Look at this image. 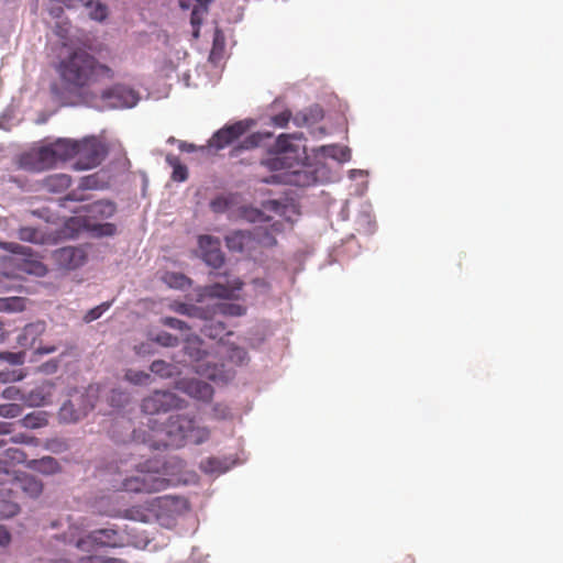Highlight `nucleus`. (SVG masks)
I'll return each instance as SVG.
<instances>
[{
  "label": "nucleus",
  "mask_w": 563,
  "mask_h": 563,
  "mask_svg": "<svg viewBox=\"0 0 563 563\" xmlns=\"http://www.w3.org/2000/svg\"><path fill=\"white\" fill-rule=\"evenodd\" d=\"M186 401L169 390H154L143 398L141 409L146 415L166 413L174 409H181Z\"/></svg>",
  "instance_id": "obj_7"
},
{
  "label": "nucleus",
  "mask_w": 563,
  "mask_h": 563,
  "mask_svg": "<svg viewBox=\"0 0 563 563\" xmlns=\"http://www.w3.org/2000/svg\"><path fill=\"white\" fill-rule=\"evenodd\" d=\"M213 410H214L217 417L221 418V419H225L230 415V410H229L228 407L220 408V406L218 405V406L214 407Z\"/></svg>",
  "instance_id": "obj_60"
},
{
  "label": "nucleus",
  "mask_w": 563,
  "mask_h": 563,
  "mask_svg": "<svg viewBox=\"0 0 563 563\" xmlns=\"http://www.w3.org/2000/svg\"><path fill=\"white\" fill-rule=\"evenodd\" d=\"M95 396L91 394V389H89L78 398L64 402L59 410V417L65 422H77L85 418L95 408Z\"/></svg>",
  "instance_id": "obj_10"
},
{
  "label": "nucleus",
  "mask_w": 563,
  "mask_h": 563,
  "mask_svg": "<svg viewBox=\"0 0 563 563\" xmlns=\"http://www.w3.org/2000/svg\"><path fill=\"white\" fill-rule=\"evenodd\" d=\"M291 111L286 109L271 118L272 123L278 128H285L291 119Z\"/></svg>",
  "instance_id": "obj_48"
},
{
  "label": "nucleus",
  "mask_w": 563,
  "mask_h": 563,
  "mask_svg": "<svg viewBox=\"0 0 563 563\" xmlns=\"http://www.w3.org/2000/svg\"><path fill=\"white\" fill-rule=\"evenodd\" d=\"M230 358L236 360L238 363H243L247 358V353L244 349L234 347L232 349Z\"/></svg>",
  "instance_id": "obj_55"
},
{
  "label": "nucleus",
  "mask_w": 563,
  "mask_h": 563,
  "mask_svg": "<svg viewBox=\"0 0 563 563\" xmlns=\"http://www.w3.org/2000/svg\"><path fill=\"white\" fill-rule=\"evenodd\" d=\"M152 432L153 440H148V446L155 450L167 446L180 448L186 443L201 444L210 435L206 427L198 426L194 418L185 415L170 416L165 426L152 428Z\"/></svg>",
  "instance_id": "obj_2"
},
{
  "label": "nucleus",
  "mask_w": 563,
  "mask_h": 563,
  "mask_svg": "<svg viewBox=\"0 0 563 563\" xmlns=\"http://www.w3.org/2000/svg\"><path fill=\"white\" fill-rule=\"evenodd\" d=\"M23 407L19 404H0V417L12 419L21 416Z\"/></svg>",
  "instance_id": "obj_39"
},
{
  "label": "nucleus",
  "mask_w": 563,
  "mask_h": 563,
  "mask_svg": "<svg viewBox=\"0 0 563 563\" xmlns=\"http://www.w3.org/2000/svg\"><path fill=\"white\" fill-rule=\"evenodd\" d=\"M58 73L66 89L74 92L113 78V70L85 49H76L64 58Z\"/></svg>",
  "instance_id": "obj_1"
},
{
  "label": "nucleus",
  "mask_w": 563,
  "mask_h": 563,
  "mask_svg": "<svg viewBox=\"0 0 563 563\" xmlns=\"http://www.w3.org/2000/svg\"><path fill=\"white\" fill-rule=\"evenodd\" d=\"M252 233L254 236V250L258 246L272 247L277 243L275 235L265 228H257Z\"/></svg>",
  "instance_id": "obj_26"
},
{
  "label": "nucleus",
  "mask_w": 563,
  "mask_h": 563,
  "mask_svg": "<svg viewBox=\"0 0 563 563\" xmlns=\"http://www.w3.org/2000/svg\"><path fill=\"white\" fill-rule=\"evenodd\" d=\"M11 542L10 532L2 526H0V545L5 547Z\"/></svg>",
  "instance_id": "obj_57"
},
{
  "label": "nucleus",
  "mask_w": 563,
  "mask_h": 563,
  "mask_svg": "<svg viewBox=\"0 0 563 563\" xmlns=\"http://www.w3.org/2000/svg\"><path fill=\"white\" fill-rule=\"evenodd\" d=\"M252 121H238L231 125H225L217 131L210 140V146L222 150L231 145L235 140L241 137L252 126Z\"/></svg>",
  "instance_id": "obj_12"
},
{
  "label": "nucleus",
  "mask_w": 563,
  "mask_h": 563,
  "mask_svg": "<svg viewBox=\"0 0 563 563\" xmlns=\"http://www.w3.org/2000/svg\"><path fill=\"white\" fill-rule=\"evenodd\" d=\"M20 511V506L15 500L0 499V517L11 518Z\"/></svg>",
  "instance_id": "obj_38"
},
{
  "label": "nucleus",
  "mask_w": 563,
  "mask_h": 563,
  "mask_svg": "<svg viewBox=\"0 0 563 563\" xmlns=\"http://www.w3.org/2000/svg\"><path fill=\"white\" fill-rule=\"evenodd\" d=\"M54 384L45 380L25 396V402L31 407H41L52 401Z\"/></svg>",
  "instance_id": "obj_20"
},
{
  "label": "nucleus",
  "mask_w": 563,
  "mask_h": 563,
  "mask_svg": "<svg viewBox=\"0 0 563 563\" xmlns=\"http://www.w3.org/2000/svg\"><path fill=\"white\" fill-rule=\"evenodd\" d=\"M53 258L60 268L71 271L81 267L88 254L82 246H65L54 251Z\"/></svg>",
  "instance_id": "obj_13"
},
{
  "label": "nucleus",
  "mask_w": 563,
  "mask_h": 563,
  "mask_svg": "<svg viewBox=\"0 0 563 563\" xmlns=\"http://www.w3.org/2000/svg\"><path fill=\"white\" fill-rule=\"evenodd\" d=\"M161 323L165 327H168V328H172V329H176V330H179V331H187L189 330L190 328L188 327V324L183 321V320H179L177 318H174V317H164L161 319Z\"/></svg>",
  "instance_id": "obj_47"
},
{
  "label": "nucleus",
  "mask_w": 563,
  "mask_h": 563,
  "mask_svg": "<svg viewBox=\"0 0 563 563\" xmlns=\"http://www.w3.org/2000/svg\"><path fill=\"white\" fill-rule=\"evenodd\" d=\"M87 216L74 217L67 222V227H78L92 232L97 236H111L115 233L117 227L113 223H91V220H106L111 218L117 207L112 201L99 200L86 208Z\"/></svg>",
  "instance_id": "obj_5"
},
{
  "label": "nucleus",
  "mask_w": 563,
  "mask_h": 563,
  "mask_svg": "<svg viewBox=\"0 0 563 563\" xmlns=\"http://www.w3.org/2000/svg\"><path fill=\"white\" fill-rule=\"evenodd\" d=\"M80 189L87 190V189H96L98 188V178L96 175H89L86 177H82L80 179L79 186Z\"/></svg>",
  "instance_id": "obj_51"
},
{
  "label": "nucleus",
  "mask_w": 563,
  "mask_h": 563,
  "mask_svg": "<svg viewBox=\"0 0 563 563\" xmlns=\"http://www.w3.org/2000/svg\"><path fill=\"white\" fill-rule=\"evenodd\" d=\"M101 476L108 489L113 492L152 494L166 489L169 484V481L161 474L158 466H147L131 477H123L117 467L109 466Z\"/></svg>",
  "instance_id": "obj_3"
},
{
  "label": "nucleus",
  "mask_w": 563,
  "mask_h": 563,
  "mask_svg": "<svg viewBox=\"0 0 563 563\" xmlns=\"http://www.w3.org/2000/svg\"><path fill=\"white\" fill-rule=\"evenodd\" d=\"M74 168L87 170L99 166L109 153V146L101 136H86L77 142Z\"/></svg>",
  "instance_id": "obj_6"
},
{
  "label": "nucleus",
  "mask_w": 563,
  "mask_h": 563,
  "mask_svg": "<svg viewBox=\"0 0 563 563\" xmlns=\"http://www.w3.org/2000/svg\"><path fill=\"white\" fill-rule=\"evenodd\" d=\"M45 330L46 324L43 321L26 324L16 338L19 346L24 350L35 349L34 353L37 355L51 354L56 352L57 346L55 345L36 346V343L40 341Z\"/></svg>",
  "instance_id": "obj_9"
},
{
  "label": "nucleus",
  "mask_w": 563,
  "mask_h": 563,
  "mask_svg": "<svg viewBox=\"0 0 563 563\" xmlns=\"http://www.w3.org/2000/svg\"><path fill=\"white\" fill-rule=\"evenodd\" d=\"M77 142L78 140L58 139L52 143L58 161L76 158Z\"/></svg>",
  "instance_id": "obj_23"
},
{
  "label": "nucleus",
  "mask_w": 563,
  "mask_h": 563,
  "mask_svg": "<svg viewBox=\"0 0 563 563\" xmlns=\"http://www.w3.org/2000/svg\"><path fill=\"white\" fill-rule=\"evenodd\" d=\"M260 142H261L260 134H256V133L251 134V135L246 136L238 146L233 147L230 155L232 157H235L243 150H252V148L257 147Z\"/></svg>",
  "instance_id": "obj_33"
},
{
  "label": "nucleus",
  "mask_w": 563,
  "mask_h": 563,
  "mask_svg": "<svg viewBox=\"0 0 563 563\" xmlns=\"http://www.w3.org/2000/svg\"><path fill=\"white\" fill-rule=\"evenodd\" d=\"M70 185L71 178L66 174L48 175L41 183L42 189L51 194H60L67 190Z\"/></svg>",
  "instance_id": "obj_22"
},
{
  "label": "nucleus",
  "mask_w": 563,
  "mask_h": 563,
  "mask_svg": "<svg viewBox=\"0 0 563 563\" xmlns=\"http://www.w3.org/2000/svg\"><path fill=\"white\" fill-rule=\"evenodd\" d=\"M198 246L201 257L207 265L213 268H219L223 265L224 254L221 251V243L218 238L200 235L198 238Z\"/></svg>",
  "instance_id": "obj_14"
},
{
  "label": "nucleus",
  "mask_w": 563,
  "mask_h": 563,
  "mask_svg": "<svg viewBox=\"0 0 563 563\" xmlns=\"http://www.w3.org/2000/svg\"><path fill=\"white\" fill-rule=\"evenodd\" d=\"M294 122L297 125L308 124L309 123V117L307 113H298L294 118Z\"/></svg>",
  "instance_id": "obj_61"
},
{
  "label": "nucleus",
  "mask_w": 563,
  "mask_h": 563,
  "mask_svg": "<svg viewBox=\"0 0 563 563\" xmlns=\"http://www.w3.org/2000/svg\"><path fill=\"white\" fill-rule=\"evenodd\" d=\"M0 245L2 249L10 251L12 253H16V254H25V251L27 249L25 246H22L18 243H13V242H5V243H1Z\"/></svg>",
  "instance_id": "obj_54"
},
{
  "label": "nucleus",
  "mask_w": 563,
  "mask_h": 563,
  "mask_svg": "<svg viewBox=\"0 0 563 563\" xmlns=\"http://www.w3.org/2000/svg\"><path fill=\"white\" fill-rule=\"evenodd\" d=\"M179 148L181 151H186V152H192L195 150V145L194 144H187L185 142H183L180 145H179Z\"/></svg>",
  "instance_id": "obj_64"
},
{
  "label": "nucleus",
  "mask_w": 563,
  "mask_h": 563,
  "mask_svg": "<svg viewBox=\"0 0 563 563\" xmlns=\"http://www.w3.org/2000/svg\"><path fill=\"white\" fill-rule=\"evenodd\" d=\"M11 432L10 424L7 422H0V434H8Z\"/></svg>",
  "instance_id": "obj_63"
},
{
  "label": "nucleus",
  "mask_w": 563,
  "mask_h": 563,
  "mask_svg": "<svg viewBox=\"0 0 563 563\" xmlns=\"http://www.w3.org/2000/svg\"><path fill=\"white\" fill-rule=\"evenodd\" d=\"M13 443H24L32 444L36 441L34 437H30L26 434H16L10 439Z\"/></svg>",
  "instance_id": "obj_56"
},
{
  "label": "nucleus",
  "mask_w": 563,
  "mask_h": 563,
  "mask_svg": "<svg viewBox=\"0 0 563 563\" xmlns=\"http://www.w3.org/2000/svg\"><path fill=\"white\" fill-rule=\"evenodd\" d=\"M224 324L222 322L206 324L201 330L209 338L217 339L224 333Z\"/></svg>",
  "instance_id": "obj_44"
},
{
  "label": "nucleus",
  "mask_w": 563,
  "mask_h": 563,
  "mask_svg": "<svg viewBox=\"0 0 563 563\" xmlns=\"http://www.w3.org/2000/svg\"><path fill=\"white\" fill-rule=\"evenodd\" d=\"M32 466L44 474H54L60 470L59 463L52 456H44L32 461Z\"/></svg>",
  "instance_id": "obj_27"
},
{
  "label": "nucleus",
  "mask_w": 563,
  "mask_h": 563,
  "mask_svg": "<svg viewBox=\"0 0 563 563\" xmlns=\"http://www.w3.org/2000/svg\"><path fill=\"white\" fill-rule=\"evenodd\" d=\"M225 245L232 252L254 251V236L250 231L236 230L225 236Z\"/></svg>",
  "instance_id": "obj_18"
},
{
  "label": "nucleus",
  "mask_w": 563,
  "mask_h": 563,
  "mask_svg": "<svg viewBox=\"0 0 563 563\" xmlns=\"http://www.w3.org/2000/svg\"><path fill=\"white\" fill-rule=\"evenodd\" d=\"M165 282L173 288L185 289L191 285L190 278L181 273H167Z\"/></svg>",
  "instance_id": "obj_32"
},
{
  "label": "nucleus",
  "mask_w": 563,
  "mask_h": 563,
  "mask_svg": "<svg viewBox=\"0 0 563 563\" xmlns=\"http://www.w3.org/2000/svg\"><path fill=\"white\" fill-rule=\"evenodd\" d=\"M26 376L25 372L22 369L19 371H1L0 372V383H10V382H19L22 380Z\"/></svg>",
  "instance_id": "obj_45"
},
{
  "label": "nucleus",
  "mask_w": 563,
  "mask_h": 563,
  "mask_svg": "<svg viewBox=\"0 0 563 563\" xmlns=\"http://www.w3.org/2000/svg\"><path fill=\"white\" fill-rule=\"evenodd\" d=\"M207 12V7L201 4L195 5L191 12L190 22L196 27L194 35H199V26L202 22V15Z\"/></svg>",
  "instance_id": "obj_41"
},
{
  "label": "nucleus",
  "mask_w": 563,
  "mask_h": 563,
  "mask_svg": "<svg viewBox=\"0 0 563 563\" xmlns=\"http://www.w3.org/2000/svg\"><path fill=\"white\" fill-rule=\"evenodd\" d=\"M271 172L286 173L299 165L298 155H286L285 153H276L275 156L262 161L261 163Z\"/></svg>",
  "instance_id": "obj_19"
},
{
  "label": "nucleus",
  "mask_w": 563,
  "mask_h": 563,
  "mask_svg": "<svg viewBox=\"0 0 563 563\" xmlns=\"http://www.w3.org/2000/svg\"><path fill=\"white\" fill-rule=\"evenodd\" d=\"M103 104L111 109L132 108L137 101V93L124 85H114L101 93Z\"/></svg>",
  "instance_id": "obj_11"
},
{
  "label": "nucleus",
  "mask_w": 563,
  "mask_h": 563,
  "mask_svg": "<svg viewBox=\"0 0 563 563\" xmlns=\"http://www.w3.org/2000/svg\"><path fill=\"white\" fill-rule=\"evenodd\" d=\"M2 397L9 400H24L25 396L21 393V390L18 387L9 386L3 389Z\"/></svg>",
  "instance_id": "obj_50"
},
{
  "label": "nucleus",
  "mask_w": 563,
  "mask_h": 563,
  "mask_svg": "<svg viewBox=\"0 0 563 563\" xmlns=\"http://www.w3.org/2000/svg\"><path fill=\"white\" fill-rule=\"evenodd\" d=\"M190 306H191V303H186V302H181V301H174V302H172L169 305V308H170V310H173L176 313H179V314H183V316H187Z\"/></svg>",
  "instance_id": "obj_52"
},
{
  "label": "nucleus",
  "mask_w": 563,
  "mask_h": 563,
  "mask_svg": "<svg viewBox=\"0 0 563 563\" xmlns=\"http://www.w3.org/2000/svg\"><path fill=\"white\" fill-rule=\"evenodd\" d=\"M199 467L206 474H222L229 470L225 461L214 456L202 460Z\"/></svg>",
  "instance_id": "obj_25"
},
{
  "label": "nucleus",
  "mask_w": 563,
  "mask_h": 563,
  "mask_svg": "<svg viewBox=\"0 0 563 563\" xmlns=\"http://www.w3.org/2000/svg\"><path fill=\"white\" fill-rule=\"evenodd\" d=\"M18 236L20 240L31 243H40L43 240V234L32 227L21 228L18 232Z\"/></svg>",
  "instance_id": "obj_35"
},
{
  "label": "nucleus",
  "mask_w": 563,
  "mask_h": 563,
  "mask_svg": "<svg viewBox=\"0 0 563 563\" xmlns=\"http://www.w3.org/2000/svg\"><path fill=\"white\" fill-rule=\"evenodd\" d=\"M213 308H216V312L220 311L221 313L228 316H242L245 313V308L235 303H221L213 306Z\"/></svg>",
  "instance_id": "obj_40"
},
{
  "label": "nucleus",
  "mask_w": 563,
  "mask_h": 563,
  "mask_svg": "<svg viewBox=\"0 0 563 563\" xmlns=\"http://www.w3.org/2000/svg\"><path fill=\"white\" fill-rule=\"evenodd\" d=\"M110 306H111V302H103V303L99 305L98 307L90 309L84 317V320L86 322H91L93 320H97L98 318H100L102 316V313L104 311H107L110 308Z\"/></svg>",
  "instance_id": "obj_46"
},
{
  "label": "nucleus",
  "mask_w": 563,
  "mask_h": 563,
  "mask_svg": "<svg viewBox=\"0 0 563 563\" xmlns=\"http://www.w3.org/2000/svg\"><path fill=\"white\" fill-rule=\"evenodd\" d=\"M89 10V16L96 21H103L108 15V8L100 1L78 0Z\"/></svg>",
  "instance_id": "obj_29"
},
{
  "label": "nucleus",
  "mask_w": 563,
  "mask_h": 563,
  "mask_svg": "<svg viewBox=\"0 0 563 563\" xmlns=\"http://www.w3.org/2000/svg\"><path fill=\"white\" fill-rule=\"evenodd\" d=\"M225 206H227L225 201L220 199V198L219 199H214V200L211 201V208L216 212L223 211Z\"/></svg>",
  "instance_id": "obj_58"
},
{
  "label": "nucleus",
  "mask_w": 563,
  "mask_h": 563,
  "mask_svg": "<svg viewBox=\"0 0 563 563\" xmlns=\"http://www.w3.org/2000/svg\"><path fill=\"white\" fill-rule=\"evenodd\" d=\"M58 161L53 144L43 146L37 151L26 154L22 157L21 164L23 167L33 170H43L52 167Z\"/></svg>",
  "instance_id": "obj_15"
},
{
  "label": "nucleus",
  "mask_w": 563,
  "mask_h": 563,
  "mask_svg": "<svg viewBox=\"0 0 563 563\" xmlns=\"http://www.w3.org/2000/svg\"><path fill=\"white\" fill-rule=\"evenodd\" d=\"M214 314H216V308H213V307H200V306L191 305L187 317L196 318V319H200V320H211Z\"/></svg>",
  "instance_id": "obj_34"
},
{
  "label": "nucleus",
  "mask_w": 563,
  "mask_h": 563,
  "mask_svg": "<svg viewBox=\"0 0 563 563\" xmlns=\"http://www.w3.org/2000/svg\"><path fill=\"white\" fill-rule=\"evenodd\" d=\"M25 453L20 449L10 448L0 454V464L14 465L25 461Z\"/></svg>",
  "instance_id": "obj_31"
},
{
  "label": "nucleus",
  "mask_w": 563,
  "mask_h": 563,
  "mask_svg": "<svg viewBox=\"0 0 563 563\" xmlns=\"http://www.w3.org/2000/svg\"><path fill=\"white\" fill-rule=\"evenodd\" d=\"M0 360L5 361L12 365H21L25 361V352H2L0 353Z\"/></svg>",
  "instance_id": "obj_42"
},
{
  "label": "nucleus",
  "mask_w": 563,
  "mask_h": 563,
  "mask_svg": "<svg viewBox=\"0 0 563 563\" xmlns=\"http://www.w3.org/2000/svg\"><path fill=\"white\" fill-rule=\"evenodd\" d=\"M85 530L79 525H71L68 529V542L81 551H91L95 548H119L124 544V537L117 528H102L90 531L84 536Z\"/></svg>",
  "instance_id": "obj_4"
},
{
  "label": "nucleus",
  "mask_w": 563,
  "mask_h": 563,
  "mask_svg": "<svg viewBox=\"0 0 563 563\" xmlns=\"http://www.w3.org/2000/svg\"><path fill=\"white\" fill-rule=\"evenodd\" d=\"M155 341L163 346H176L179 342L177 336L168 332L158 333Z\"/></svg>",
  "instance_id": "obj_49"
},
{
  "label": "nucleus",
  "mask_w": 563,
  "mask_h": 563,
  "mask_svg": "<svg viewBox=\"0 0 563 563\" xmlns=\"http://www.w3.org/2000/svg\"><path fill=\"white\" fill-rule=\"evenodd\" d=\"M294 135L280 134L275 142L276 153H285L286 155H298V147L291 144Z\"/></svg>",
  "instance_id": "obj_30"
},
{
  "label": "nucleus",
  "mask_w": 563,
  "mask_h": 563,
  "mask_svg": "<svg viewBox=\"0 0 563 563\" xmlns=\"http://www.w3.org/2000/svg\"><path fill=\"white\" fill-rule=\"evenodd\" d=\"M9 492L15 494L21 492L31 498H36L43 492V484L33 475L22 474L12 481Z\"/></svg>",
  "instance_id": "obj_17"
},
{
  "label": "nucleus",
  "mask_w": 563,
  "mask_h": 563,
  "mask_svg": "<svg viewBox=\"0 0 563 563\" xmlns=\"http://www.w3.org/2000/svg\"><path fill=\"white\" fill-rule=\"evenodd\" d=\"M78 563H102L101 555H88L79 559Z\"/></svg>",
  "instance_id": "obj_59"
},
{
  "label": "nucleus",
  "mask_w": 563,
  "mask_h": 563,
  "mask_svg": "<svg viewBox=\"0 0 563 563\" xmlns=\"http://www.w3.org/2000/svg\"><path fill=\"white\" fill-rule=\"evenodd\" d=\"M124 378L134 385H145L151 376L143 371L128 369L124 374Z\"/></svg>",
  "instance_id": "obj_36"
},
{
  "label": "nucleus",
  "mask_w": 563,
  "mask_h": 563,
  "mask_svg": "<svg viewBox=\"0 0 563 563\" xmlns=\"http://www.w3.org/2000/svg\"><path fill=\"white\" fill-rule=\"evenodd\" d=\"M318 180L314 170L307 165L299 162L290 172L274 174L269 177L263 178L262 183L265 184H288L298 187H306L316 184Z\"/></svg>",
  "instance_id": "obj_8"
},
{
  "label": "nucleus",
  "mask_w": 563,
  "mask_h": 563,
  "mask_svg": "<svg viewBox=\"0 0 563 563\" xmlns=\"http://www.w3.org/2000/svg\"><path fill=\"white\" fill-rule=\"evenodd\" d=\"M166 162L173 167V180L185 181L188 178L187 167L180 163V159L177 156L168 154L166 156Z\"/></svg>",
  "instance_id": "obj_28"
},
{
  "label": "nucleus",
  "mask_w": 563,
  "mask_h": 563,
  "mask_svg": "<svg viewBox=\"0 0 563 563\" xmlns=\"http://www.w3.org/2000/svg\"><path fill=\"white\" fill-rule=\"evenodd\" d=\"M150 369L152 373L162 377H168L172 375L170 365L162 360L154 361L151 364Z\"/></svg>",
  "instance_id": "obj_43"
},
{
  "label": "nucleus",
  "mask_w": 563,
  "mask_h": 563,
  "mask_svg": "<svg viewBox=\"0 0 563 563\" xmlns=\"http://www.w3.org/2000/svg\"><path fill=\"white\" fill-rule=\"evenodd\" d=\"M184 391L190 397L202 401H209L213 395L211 385L199 379L184 382Z\"/></svg>",
  "instance_id": "obj_21"
},
{
  "label": "nucleus",
  "mask_w": 563,
  "mask_h": 563,
  "mask_svg": "<svg viewBox=\"0 0 563 563\" xmlns=\"http://www.w3.org/2000/svg\"><path fill=\"white\" fill-rule=\"evenodd\" d=\"M58 360H51L38 367V371L45 374H54L58 368Z\"/></svg>",
  "instance_id": "obj_53"
},
{
  "label": "nucleus",
  "mask_w": 563,
  "mask_h": 563,
  "mask_svg": "<svg viewBox=\"0 0 563 563\" xmlns=\"http://www.w3.org/2000/svg\"><path fill=\"white\" fill-rule=\"evenodd\" d=\"M18 423L26 429H40L47 426L48 420L46 412L33 411L20 419Z\"/></svg>",
  "instance_id": "obj_24"
},
{
  "label": "nucleus",
  "mask_w": 563,
  "mask_h": 563,
  "mask_svg": "<svg viewBox=\"0 0 563 563\" xmlns=\"http://www.w3.org/2000/svg\"><path fill=\"white\" fill-rule=\"evenodd\" d=\"M244 283L240 278L228 280L227 284L214 283L206 286L202 296L220 299H238L236 295L243 287Z\"/></svg>",
  "instance_id": "obj_16"
},
{
  "label": "nucleus",
  "mask_w": 563,
  "mask_h": 563,
  "mask_svg": "<svg viewBox=\"0 0 563 563\" xmlns=\"http://www.w3.org/2000/svg\"><path fill=\"white\" fill-rule=\"evenodd\" d=\"M321 151L325 156H329V157H332V158H335L339 161H346L350 156V153L346 148H343V147H340L336 145L323 146L321 148Z\"/></svg>",
  "instance_id": "obj_37"
},
{
  "label": "nucleus",
  "mask_w": 563,
  "mask_h": 563,
  "mask_svg": "<svg viewBox=\"0 0 563 563\" xmlns=\"http://www.w3.org/2000/svg\"><path fill=\"white\" fill-rule=\"evenodd\" d=\"M101 562L102 563H128L126 561L119 559V558H110V556H103V555H101Z\"/></svg>",
  "instance_id": "obj_62"
}]
</instances>
